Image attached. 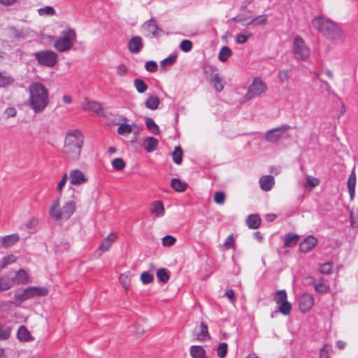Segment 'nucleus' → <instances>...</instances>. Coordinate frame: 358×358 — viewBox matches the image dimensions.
I'll return each mask as SVG.
<instances>
[{"instance_id":"56","label":"nucleus","mask_w":358,"mask_h":358,"mask_svg":"<svg viewBox=\"0 0 358 358\" xmlns=\"http://www.w3.org/2000/svg\"><path fill=\"white\" fill-rule=\"evenodd\" d=\"M15 262V257L14 255H9L2 259L1 262V267L4 268L7 265Z\"/></svg>"},{"instance_id":"12","label":"nucleus","mask_w":358,"mask_h":358,"mask_svg":"<svg viewBox=\"0 0 358 358\" xmlns=\"http://www.w3.org/2000/svg\"><path fill=\"white\" fill-rule=\"evenodd\" d=\"M292 129V127L289 124H282L278 127L273 128L268 130L265 135V138L272 143L278 141L282 136L280 132H285Z\"/></svg>"},{"instance_id":"44","label":"nucleus","mask_w":358,"mask_h":358,"mask_svg":"<svg viewBox=\"0 0 358 358\" xmlns=\"http://www.w3.org/2000/svg\"><path fill=\"white\" fill-rule=\"evenodd\" d=\"M117 134L120 135H128L132 131V127L130 124L124 123L120 125L117 128Z\"/></svg>"},{"instance_id":"2","label":"nucleus","mask_w":358,"mask_h":358,"mask_svg":"<svg viewBox=\"0 0 358 358\" xmlns=\"http://www.w3.org/2000/svg\"><path fill=\"white\" fill-rule=\"evenodd\" d=\"M84 136L78 129L68 131L65 136L64 145L62 152L72 161H77L80 158L83 145Z\"/></svg>"},{"instance_id":"46","label":"nucleus","mask_w":358,"mask_h":358,"mask_svg":"<svg viewBox=\"0 0 358 358\" xmlns=\"http://www.w3.org/2000/svg\"><path fill=\"white\" fill-rule=\"evenodd\" d=\"M176 58H177V55H176V54L170 55L167 58L163 59L160 62L161 67L165 68L168 66H171L176 62Z\"/></svg>"},{"instance_id":"37","label":"nucleus","mask_w":358,"mask_h":358,"mask_svg":"<svg viewBox=\"0 0 358 358\" xmlns=\"http://www.w3.org/2000/svg\"><path fill=\"white\" fill-rule=\"evenodd\" d=\"M231 54H232V52L229 47L223 46L220 49V52H219V56H218L219 60L222 62H225L228 60V59L230 57Z\"/></svg>"},{"instance_id":"32","label":"nucleus","mask_w":358,"mask_h":358,"mask_svg":"<svg viewBox=\"0 0 358 358\" xmlns=\"http://www.w3.org/2000/svg\"><path fill=\"white\" fill-rule=\"evenodd\" d=\"M210 338L208 328L206 323H201V331L196 335V339L199 341H206Z\"/></svg>"},{"instance_id":"23","label":"nucleus","mask_w":358,"mask_h":358,"mask_svg":"<svg viewBox=\"0 0 358 358\" xmlns=\"http://www.w3.org/2000/svg\"><path fill=\"white\" fill-rule=\"evenodd\" d=\"M83 108L85 110H90L96 113H99L102 110V107L99 103L90 101L87 98L85 99Z\"/></svg>"},{"instance_id":"15","label":"nucleus","mask_w":358,"mask_h":358,"mask_svg":"<svg viewBox=\"0 0 358 358\" xmlns=\"http://www.w3.org/2000/svg\"><path fill=\"white\" fill-rule=\"evenodd\" d=\"M128 49L133 54L138 53L143 48L142 38L138 36H133L128 42Z\"/></svg>"},{"instance_id":"36","label":"nucleus","mask_w":358,"mask_h":358,"mask_svg":"<svg viewBox=\"0 0 358 358\" xmlns=\"http://www.w3.org/2000/svg\"><path fill=\"white\" fill-rule=\"evenodd\" d=\"M17 336L22 341H28L31 337L30 333L24 326H21L18 329Z\"/></svg>"},{"instance_id":"4","label":"nucleus","mask_w":358,"mask_h":358,"mask_svg":"<svg viewBox=\"0 0 358 358\" xmlns=\"http://www.w3.org/2000/svg\"><path fill=\"white\" fill-rule=\"evenodd\" d=\"M76 202L69 201L66 202L62 208L59 207V199H55L50 207V216L55 220H68L75 212Z\"/></svg>"},{"instance_id":"51","label":"nucleus","mask_w":358,"mask_h":358,"mask_svg":"<svg viewBox=\"0 0 358 358\" xmlns=\"http://www.w3.org/2000/svg\"><path fill=\"white\" fill-rule=\"evenodd\" d=\"M13 282L4 278H0V290H7L12 287Z\"/></svg>"},{"instance_id":"22","label":"nucleus","mask_w":358,"mask_h":358,"mask_svg":"<svg viewBox=\"0 0 358 358\" xmlns=\"http://www.w3.org/2000/svg\"><path fill=\"white\" fill-rule=\"evenodd\" d=\"M117 236L115 233H110L107 237H106L101 242L99 250L102 252H106L110 248L111 245L115 241Z\"/></svg>"},{"instance_id":"19","label":"nucleus","mask_w":358,"mask_h":358,"mask_svg":"<svg viewBox=\"0 0 358 358\" xmlns=\"http://www.w3.org/2000/svg\"><path fill=\"white\" fill-rule=\"evenodd\" d=\"M210 83L213 84L215 90L218 92H221L226 85L224 77L220 73L213 74L210 78Z\"/></svg>"},{"instance_id":"25","label":"nucleus","mask_w":358,"mask_h":358,"mask_svg":"<svg viewBox=\"0 0 358 358\" xmlns=\"http://www.w3.org/2000/svg\"><path fill=\"white\" fill-rule=\"evenodd\" d=\"M189 354L192 358H206V350L201 345H192Z\"/></svg>"},{"instance_id":"10","label":"nucleus","mask_w":358,"mask_h":358,"mask_svg":"<svg viewBox=\"0 0 358 358\" xmlns=\"http://www.w3.org/2000/svg\"><path fill=\"white\" fill-rule=\"evenodd\" d=\"M274 301L278 306V311L284 315L290 314L292 305L287 301V295L285 290H278L275 293Z\"/></svg>"},{"instance_id":"8","label":"nucleus","mask_w":358,"mask_h":358,"mask_svg":"<svg viewBox=\"0 0 358 358\" xmlns=\"http://www.w3.org/2000/svg\"><path fill=\"white\" fill-rule=\"evenodd\" d=\"M48 294L45 287H29L24 289L22 292L16 294L15 299L17 301L22 302L34 296H43Z\"/></svg>"},{"instance_id":"62","label":"nucleus","mask_w":358,"mask_h":358,"mask_svg":"<svg viewBox=\"0 0 358 358\" xmlns=\"http://www.w3.org/2000/svg\"><path fill=\"white\" fill-rule=\"evenodd\" d=\"M38 224V218L33 217L26 224L25 227L28 229H34Z\"/></svg>"},{"instance_id":"18","label":"nucleus","mask_w":358,"mask_h":358,"mask_svg":"<svg viewBox=\"0 0 358 358\" xmlns=\"http://www.w3.org/2000/svg\"><path fill=\"white\" fill-rule=\"evenodd\" d=\"M259 182L261 189L265 192L270 191L275 184L273 176L270 175L262 176Z\"/></svg>"},{"instance_id":"7","label":"nucleus","mask_w":358,"mask_h":358,"mask_svg":"<svg viewBox=\"0 0 358 358\" xmlns=\"http://www.w3.org/2000/svg\"><path fill=\"white\" fill-rule=\"evenodd\" d=\"M34 57L39 64L53 67L57 62L58 55L52 50H43L34 53Z\"/></svg>"},{"instance_id":"47","label":"nucleus","mask_w":358,"mask_h":358,"mask_svg":"<svg viewBox=\"0 0 358 358\" xmlns=\"http://www.w3.org/2000/svg\"><path fill=\"white\" fill-rule=\"evenodd\" d=\"M112 166L117 171H122L125 167V162L122 158H115L112 161Z\"/></svg>"},{"instance_id":"49","label":"nucleus","mask_w":358,"mask_h":358,"mask_svg":"<svg viewBox=\"0 0 358 358\" xmlns=\"http://www.w3.org/2000/svg\"><path fill=\"white\" fill-rule=\"evenodd\" d=\"M154 280V277L148 271H144L141 275V280L145 285L152 282Z\"/></svg>"},{"instance_id":"63","label":"nucleus","mask_w":358,"mask_h":358,"mask_svg":"<svg viewBox=\"0 0 358 358\" xmlns=\"http://www.w3.org/2000/svg\"><path fill=\"white\" fill-rule=\"evenodd\" d=\"M224 246L226 248V249H230L234 247V238L232 235L229 236L226 238L224 243Z\"/></svg>"},{"instance_id":"24","label":"nucleus","mask_w":358,"mask_h":358,"mask_svg":"<svg viewBox=\"0 0 358 358\" xmlns=\"http://www.w3.org/2000/svg\"><path fill=\"white\" fill-rule=\"evenodd\" d=\"M15 79L6 71H0V88L12 85Z\"/></svg>"},{"instance_id":"28","label":"nucleus","mask_w":358,"mask_h":358,"mask_svg":"<svg viewBox=\"0 0 358 358\" xmlns=\"http://www.w3.org/2000/svg\"><path fill=\"white\" fill-rule=\"evenodd\" d=\"M247 224L250 229H257L261 223L260 217L257 214L250 215L246 220Z\"/></svg>"},{"instance_id":"17","label":"nucleus","mask_w":358,"mask_h":358,"mask_svg":"<svg viewBox=\"0 0 358 358\" xmlns=\"http://www.w3.org/2000/svg\"><path fill=\"white\" fill-rule=\"evenodd\" d=\"M8 34L12 43H18L26 38V34L22 30L17 29L14 27H10L8 29Z\"/></svg>"},{"instance_id":"20","label":"nucleus","mask_w":358,"mask_h":358,"mask_svg":"<svg viewBox=\"0 0 358 358\" xmlns=\"http://www.w3.org/2000/svg\"><path fill=\"white\" fill-rule=\"evenodd\" d=\"M19 240L20 236L17 234H13L3 236L1 238V244L3 248H8L14 245Z\"/></svg>"},{"instance_id":"9","label":"nucleus","mask_w":358,"mask_h":358,"mask_svg":"<svg viewBox=\"0 0 358 358\" xmlns=\"http://www.w3.org/2000/svg\"><path fill=\"white\" fill-rule=\"evenodd\" d=\"M267 89L266 84L263 82L262 78L259 77H255L253 78L252 83L248 88L247 93L245 94L246 99L249 100L255 97L260 96L262 94L266 92Z\"/></svg>"},{"instance_id":"39","label":"nucleus","mask_w":358,"mask_h":358,"mask_svg":"<svg viewBox=\"0 0 358 358\" xmlns=\"http://www.w3.org/2000/svg\"><path fill=\"white\" fill-rule=\"evenodd\" d=\"M173 160L176 164H180L182 161V150L180 146H176L172 154Z\"/></svg>"},{"instance_id":"42","label":"nucleus","mask_w":358,"mask_h":358,"mask_svg":"<svg viewBox=\"0 0 358 358\" xmlns=\"http://www.w3.org/2000/svg\"><path fill=\"white\" fill-rule=\"evenodd\" d=\"M157 277L160 282H167L169 280V274L165 268H159L157 271Z\"/></svg>"},{"instance_id":"3","label":"nucleus","mask_w":358,"mask_h":358,"mask_svg":"<svg viewBox=\"0 0 358 358\" xmlns=\"http://www.w3.org/2000/svg\"><path fill=\"white\" fill-rule=\"evenodd\" d=\"M312 24L327 38L334 41H343V31L341 27L334 22L319 16L313 19Z\"/></svg>"},{"instance_id":"5","label":"nucleus","mask_w":358,"mask_h":358,"mask_svg":"<svg viewBox=\"0 0 358 358\" xmlns=\"http://www.w3.org/2000/svg\"><path fill=\"white\" fill-rule=\"evenodd\" d=\"M76 39L75 29L66 28L62 31L61 36L55 41L53 47L59 52H65L73 48Z\"/></svg>"},{"instance_id":"50","label":"nucleus","mask_w":358,"mask_h":358,"mask_svg":"<svg viewBox=\"0 0 358 358\" xmlns=\"http://www.w3.org/2000/svg\"><path fill=\"white\" fill-rule=\"evenodd\" d=\"M226 195L223 192H216L214 194V201L220 205L224 203Z\"/></svg>"},{"instance_id":"43","label":"nucleus","mask_w":358,"mask_h":358,"mask_svg":"<svg viewBox=\"0 0 358 358\" xmlns=\"http://www.w3.org/2000/svg\"><path fill=\"white\" fill-rule=\"evenodd\" d=\"M291 77L290 71L288 69L280 70L278 73V78L280 83H283L289 80Z\"/></svg>"},{"instance_id":"38","label":"nucleus","mask_w":358,"mask_h":358,"mask_svg":"<svg viewBox=\"0 0 358 358\" xmlns=\"http://www.w3.org/2000/svg\"><path fill=\"white\" fill-rule=\"evenodd\" d=\"M145 124L147 128L154 134H158L159 133V128L158 125L155 122L153 119L148 117L145 120Z\"/></svg>"},{"instance_id":"11","label":"nucleus","mask_w":358,"mask_h":358,"mask_svg":"<svg viewBox=\"0 0 358 358\" xmlns=\"http://www.w3.org/2000/svg\"><path fill=\"white\" fill-rule=\"evenodd\" d=\"M68 177L71 185L74 186L83 185L88 181V177L78 169L71 170Z\"/></svg>"},{"instance_id":"61","label":"nucleus","mask_w":358,"mask_h":358,"mask_svg":"<svg viewBox=\"0 0 358 358\" xmlns=\"http://www.w3.org/2000/svg\"><path fill=\"white\" fill-rule=\"evenodd\" d=\"M128 73V68L124 65L120 64L117 66V75L119 76H124Z\"/></svg>"},{"instance_id":"59","label":"nucleus","mask_w":358,"mask_h":358,"mask_svg":"<svg viewBox=\"0 0 358 358\" xmlns=\"http://www.w3.org/2000/svg\"><path fill=\"white\" fill-rule=\"evenodd\" d=\"M145 68L149 72H155L157 70V64L154 61H148L145 63Z\"/></svg>"},{"instance_id":"57","label":"nucleus","mask_w":358,"mask_h":358,"mask_svg":"<svg viewBox=\"0 0 358 358\" xmlns=\"http://www.w3.org/2000/svg\"><path fill=\"white\" fill-rule=\"evenodd\" d=\"M68 179V175L67 173L63 174L60 181L58 182L57 186V191L59 192H62Z\"/></svg>"},{"instance_id":"29","label":"nucleus","mask_w":358,"mask_h":358,"mask_svg":"<svg viewBox=\"0 0 358 358\" xmlns=\"http://www.w3.org/2000/svg\"><path fill=\"white\" fill-rule=\"evenodd\" d=\"M299 240V236L292 233H288L285 236L284 247L290 248L295 245Z\"/></svg>"},{"instance_id":"26","label":"nucleus","mask_w":358,"mask_h":358,"mask_svg":"<svg viewBox=\"0 0 358 358\" xmlns=\"http://www.w3.org/2000/svg\"><path fill=\"white\" fill-rule=\"evenodd\" d=\"M158 140L155 137H148L144 141V148L148 152L155 151L158 146Z\"/></svg>"},{"instance_id":"13","label":"nucleus","mask_w":358,"mask_h":358,"mask_svg":"<svg viewBox=\"0 0 358 358\" xmlns=\"http://www.w3.org/2000/svg\"><path fill=\"white\" fill-rule=\"evenodd\" d=\"M142 28L145 32V36L151 38L158 37L159 36V32L162 31V29L157 26V21L153 19L146 21L143 24Z\"/></svg>"},{"instance_id":"16","label":"nucleus","mask_w":358,"mask_h":358,"mask_svg":"<svg viewBox=\"0 0 358 358\" xmlns=\"http://www.w3.org/2000/svg\"><path fill=\"white\" fill-rule=\"evenodd\" d=\"M317 243V239L313 236L306 237L299 245V250L303 253L310 252Z\"/></svg>"},{"instance_id":"35","label":"nucleus","mask_w":358,"mask_h":358,"mask_svg":"<svg viewBox=\"0 0 358 358\" xmlns=\"http://www.w3.org/2000/svg\"><path fill=\"white\" fill-rule=\"evenodd\" d=\"M171 186L174 190L178 192H182L187 189L186 183L182 182L178 178H173L171 182Z\"/></svg>"},{"instance_id":"31","label":"nucleus","mask_w":358,"mask_h":358,"mask_svg":"<svg viewBox=\"0 0 358 358\" xmlns=\"http://www.w3.org/2000/svg\"><path fill=\"white\" fill-rule=\"evenodd\" d=\"M12 282L22 285L27 283L28 276L25 271L23 269L17 271L13 278Z\"/></svg>"},{"instance_id":"54","label":"nucleus","mask_w":358,"mask_h":358,"mask_svg":"<svg viewBox=\"0 0 358 358\" xmlns=\"http://www.w3.org/2000/svg\"><path fill=\"white\" fill-rule=\"evenodd\" d=\"M119 280L124 287L127 289L130 284V277L129 274H121L119 277Z\"/></svg>"},{"instance_id":"34","label":"nucleus","mask_w":358,"mask_h":358,"mask_svg":"<svg viewBox=\"0 0 358 358\" xmlns=\"http://www.w3.org/2000/svg\"><path fill=\"white\" fill-rule=\"evenodd\" d=\"M314 287L316 292L325 294L329 290V286L325 282L324 279L321 278L318 282L314 283Z\"/></svg>"},{"instance_id":"58","label":"nucleus","mask_w":358,"mask_h":358,"mask_svg":"<svg viewBox=\"0 0 358 358\" xmlns=\"http://www.w3.org/2000/svg\"><path fill=\"white\" fill-rule=\"evenodd\" d=\"M10 329L8 327H0V340L7 339L10 336Z\"/></svg>"},{"instance_id":"1","label":"nucleus","mask_w":358,"mask_h":358,"mask_svg":"<svg viewBox=\"0 0 358 358\" xmlns=\"http://www.w3.org/2000/svg\"><path fill=\"white\" fill-rule=\"evenodd\" d=\"M29 104L35 113L44 111L49 103L48 88L40 82L31 83L29 87Z\"/></svg>"},{"instance_id":"27","label":"nucleus","mask_w":358,"mask_h":358,"mask_svg":"<svg viewBox=\"0 0 358 358\" xmlns=\"http://www.w3.org/2000/svg\"><path fill=\"white\" fill-rule=\"evenodd\" d=\"M356 186V174L353 170L350 174L348 179V188L350 194V199H352L355 196Z\"/></svg>"},{"instance_id":"55","label":"nucleus","mask_w":358,"mask_h":358,"mask_svg":"<svg viewBox=\"0 0 358 358\" xmlns=\"http://www.w3.org/2000/svg\"><path fill=\"white\" fill-rule=\"evenodd\" d=\"M251 36L252 34H245L240 33L236 35V41L238 44H244Z\"/></svg>"},{"instance_id":"6","label":"nucleus","mask_w":358,"mask_h":358,"mask_svg":"<svg viewBox=\"0 0 358 358\" xmlns=\"http://www.w3.org/2000/svg\"><path fill=\"white\" fill-rule=\"evenodd\" d=\"M293 54L297 60L306 61L310 56V49L303 38L296 36L293 42Z\"/></svg>"},{"instance_id":"45","label":"nucleus","mask_w":358,"mask_h":358,"mask_svg":"<svg viewBox=\"0 0 358 358\" xmlns=\"http://www.w3.org/2000/svg\"><path fill=\"white\" fill-rule=\"evenodd\" d=\"M228 351V345L227 343H220L217 348V354L220 358L226 357Z\"/></svg>"},{"instance_id":"30","label":"nucleus","mask_w":358,"mask_h":358,"mask_svg":"<svg viewBox=\"0 0 358 358\" xmlns=\"http://www.w3.org/2000/svg\"><path fill=\"white\" fill-rule=\"evenodd\" d=\"M160 103L159 99L155 95H149L145 102V106L150 110H156Z\"/></svg>"},{"instance_id":"41","label":"nucleus","mask_w":358,"mask_h":358,"mask_svg":"<svg viewBox=\"0 0 358 358\" xmlns=\"http://www.w3.org/2000/svg\"><path fill=\"white\" fill-rule=\"evenodd\" d=\"M38 13L41 16H52L55 13V10L52 6H46L38 9Z\"/></svg>"},{"instance_id":"48","label":"nucleus","mask_w":358,"mask_h":358,"mask_svg":"<svg viewBox=\"0 0 358 358\" xmlns=\"http://www.w3.org/2000/svg\"><path fill=\"white\" fill-rule=\"evenodd\" d=\"M332 264L331 262H326L320 264L319 271L323 274H329L332 271Z\"/></svg>"},{"instance_id":"21","label":"nucleus","mask_w":358,"mask_h":358,"mask_svg":"<svg viewBox=\"0 0 358 358\" xmlns=\"http://www.w3.org/2000/svg\"><path fill=\"white\" fill-rule=\"evenodd\" d=\"M150 211L151 213L155 215L157 217H163L165 213L163 203L161 201H155L152 203Z\"/></svg>"},{"instance_id":"53","label":"nucleus","mask_w":358,"mask_h":358,"mask_svg":"<svg viewBox=\"0 0 358 358\" xmlns=\"http://www.w3.org/2000/svg\"><path fill=\"white\" fill-rule=\"evenodd\" d=\"M176 239L171 236L166 235L162 238V244L164 246L170 247L175 244Z\"/></svg>"},{"instance_id":"40","label":"nucleus","mask_w":358,"mask_h":358,"mask_svg":"<svg viewBox=\"0 0 358 358\" xmlns=\"http://www.w3.org/2000/svg\"><path fill=\"white\" fill-rule=\"evenodd\" d=\"M134 84L138 93H144L148 90V85L141 79H135Z\"/></svg>"},{"instance_id":"64","label":"nucleus","mask_w":358,"mask_h":358,"mask_svg":"<svg viewBox=\"0 0 358 358\" xmlns=\"http://www.w3.org/2000/svg\"><path fill=\"white\" fill-rule=\"evenodd\" d=\"M331 349V346L329 345H324V347L321 349L320 356V358H329L328 352Z\"/></svg>"},{"instance_id":"14","label":"nucleus","mask_w":358,"mask_h":358,"mask_svg":"<svg viewBox=\"0 0 358 358\" xmlns=\"http://www.w3.org/2000/svg\"><path fill=\"white\" fill-rule=\"evenodd\" d=\"M314 302L315 299L312 294L304 293L300 295L299 298V303L301 311L303 313L309 311L313 306Z\"/></svg>"},{"instance_id":"33","label":"nucleus","mask_w":358,"mask_h":358,"mask_svg":"<svg viewBox=\"0 0 358 358\" xmlns=\"http://www.w3.org/2000/svg\"><path fill=\"white\" fill-rule=\"evenodd\" d=\"M268 22V15L263 14L258 15L250 21H248L245 24L247 25H251L253 24L255 26H259V25H265Z\"/></svg>"},{"instance_id":"52","label":"nucleus","mask_w":358,"mask_h":358,"mask_svg":"<svg viewBox=\"0 0 358 358\" xmlns=\"http://www.w3.org/2000/svg\"><path fill=\"white\" fill-rule=\"evenodd\" d=\"M180 48L185 52H188L192 49V43L189 40H183L180 44Z\"/></svg>"},{"instance_id":"60","label":"nucleus","mask_w":358,"mask_h":358,"mask_svg":"<svg viewBox=\"0 0 358 358\" xmlns=\"http://www.w3.org/2000/svg\"><path fill=\"white\" fill-rule=\"evenodd\" d=\"M306 179H307V185L310 186L311 187H315L317 186L320 183L319 179H317L315 177L310 176H308Z\"/></svg>"}]
</instances>
